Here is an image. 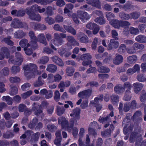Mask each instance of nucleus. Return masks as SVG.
I'll return each instance as SVG.
<instances>
[{
	"instance_id": "f257e3e1",
	"label": "nucleus",
	"mask_w": 146,
	"mask_h": 146,
	"mask_svg": "<svg viewBox=\"0 0 146 146\" xmlns=\"http://www.w3.org/2000/svg\"><path fill=\"white\" fill-rule=\"evenodd\" d=\"M24 75L28 79H30L36 75H40V72L37 70V66L35 64L30 63L23 67Z\"/></svg>"
},
{
	"instance_id": "f03ea898",
	"label": "nucleus",
	"mask_w": 146,
	"mask_h": 146,
	"mask_svg": "<svg viewBox=\"0 0 146 146\" xmlns=\"http://www.w3.org/2000/svg\"><path fill=\"white\" fill-rule=\"evenodd\" d=\"M39 8H40V7L37 5H34L31 7L26 8V13L30 19L38 21H40L41 16L38 14L36 15L35 14L36 12H38Z\"/></svg>"
},
{
	"instance_id": "7ed1b4c3",
	"label": "nucleus",
	"mask_w": 146,
	"mask_h": 146,
	"mask_svg": "<svg viewBox=\"0 0 146 146\" xmlns=\"http://www.w3.org/2000/svg\"><path fill=\"white\" fill-rule=\"evenodd\" d=\"M36 116H38L42 112V110L41 105H39L36 103L34 102L32 105V110L29 109L27 107L24 111V113L26 115H30L32 111Z\"/></svg>"
},
{
	"instance_id": "20e7f679",
	"label": "nucleus",
	"mask_w": 146,
	"mask_h": 146,
	"mask_svg": "<svg viewBox=\"0 0 146 146\" xmlns=\"http://www.w3.org/2000/svg\"><path fill=\"white\" fill-rule=\"evenodd\" d=\"M66 35L64 33L58 34L55 33L54 34V39L51 40V43H52L55 46H58L62 44L63 42L62 38L66 37Z\"/></svg>"
},
{
	"instance_id": "39448f33",
	"label": "nucleus",
	"mask_w": 146,
	"mask_h": 146,
	"mask_svg": "<svg viewBox=\"0 0 146 146\" xmlns=\"http://www.w3.org/2000/svg\"><path fill=\"white\" fill-rule=\"evenodd\" d=\"M11 27L15 28H25L27 29L28 26L27 23H23L20 20L18 19H14L11 24Z\"/></svg>"
},
{
	"instance_id": "423d86ee",
	"label": "nucleus",
	"mask_w": 146,
	"mask_h": 146,
	"mask_svg": "<svg viewBox=\"0 0 146 146\" xmlns=\"http://www.w3.org/2000/svg\"><path fill=\"white\" fill-rule=\"evenodd\" d=\"M92 92V89H88L80 92L78 94V97L83 100L88 99L91 95Z\"/></svg>"
},
{
	"instance_id": "0eeeda50",
	"label": "nucleus",
	"mask_w": 146,
	"mask_h": 146,
	"mask_svg": "<svg viewBox=\"0 0 146 146\" xmlns=\"http://www.w3.org/2000/svg\"><path fill=\"white\" fill-rule=\"evenodd\" d=\"M9 60L11 62L14 64L20 65L21 64L23 60V56L19 52L15 53V58H11Z\"/></svg>"
},
{
	"instance_id": "6e6552de",
	"label": "nucleus",
	"mask_w": 146,
	"mask_h": 146,
	"mask_svg": "<svg viewBox=\"0 0 146 146\" xmlns=\"http://www.w3.org/2000/svg\"><path fill=\"white\" fill-rule=\"evenodd\" d=\"M29 35L31 38L30 43L32 45V47L34 49L38 47L37 44L38 39L35 36L34 32L32 31H30L29 33Z\"/></svg>"
},
{
	"instance_id": "1a4fd4ad",
	"label": "nucleus",
	"mask_w": 146,
	"mask_h": 146,
	"mask_svg": "<svg viewBox=\"0 0 146 146\" xmlns=\"http://www.w3.org/2000/svg\"><path fill=\"white\" fill-rule=\"evenodd\" d=\"M58 122L61 125L62 129H66L68 127V121L64 117H61L58 118Z\"/></svg>"
},
{
	"instance_id": "9d476101",
	"label": "nucleus",
	"mask_w": 146,
	"mask_h": 146,
	"mask_svg": "<svg viewBox=\"0 0 146 146\" xmlns=\"http://www.w3.org/2000/svg\"><path fill=\"white\" fill-rule=\"evenodd\" d=\"M114 127L113 124L110 125L109 129L101 132V134L103 137L107 138L110 136L111 132L113 131Z\"/></svg>"
},
{
	"instance_id": "9b49d317",
	"label": "nucleus",
	"mask_w": 146,
	"mask_h": 146,
	"mask_svg": "<svg viewBox=\"0 0 146 146\" xmlns=\"http://www.w3.org/2000/svg\"><path fill=\"white\" fill-rule=\"evenodd\" d=\"M77 14L78 17L82 21L87 20L90 18V17L88 13L85 12L78 11H77Z\"/></svg>"
},
{
	"instance_id": "f8f14e48",
	"label": "nucleus",
	"mask_w": 146,
	"mask_h": 146,
	"mask_svg": "<svg viewBox=\"0 0 146 146\" xmlns=\"http://www.w3.org/2000/svg\"><path fill=\"white\" fill-rule=\"evenodd\" d=\"M10 55L8 48L6 47H3L1 48V52H0V60L3 59L5 57L8 58Z\"/></svg>"
},
{
	"instance_id": "ddd939ff",
	"label": "nucleus",
	"mask_w": 146,
	"mask_h": 146,
	"mask_svg": "<svg viewBox=\"0 0 146 146\" xmlns=\"http://www.w3.org/2000/svg\"><path fill=\"white\" fill-rule=\"evenodd\" d=\"M116 39H111L108 45V49L109 50H112L113 48L116 49L119 45V42Z\"/></svg>"
},
{
	"instance_id": "4468645a",
	"label": "nucleus",
	"mask_w": 146,
	"mask_h": 146,
	"mask_svg": "<svg viewBox=\"0 0 146 146\" xmlns=\"http://www.w3.org/2000/svg\"><path fill=\"white\" fill-rule=\"evenodd\" d=\"M134 92L136 94L138 93L143 86V84L139 82H136L133 84Z\"/></svg>"
},
{
	"instance_id": "2eb2a0df",
	"label": "nucleus",
	"mask_w": 146,
	"mask_h": 146,
	"mask_svg": "<svg viewBox=\"0 0 146 146\" xmlns=\"http://www.w3.org/2000/svg\"><path fill=\"white\" fill-rule=\"evenodd\" d=\"M11 36H8L7 37H5L1 39V41L3 43H5L8 45L12 46L14 45V42L11 40Z\"/></svg>"
},
{
	"instance_id": "dca6fc26",
	"label": "nucleus",
	"mask_w": 146,
	"mask_h": 146,
	"mask_svg": "<svg viewBox=\"0 0 146 146\" xmlns=\"http://www.w3.org/2000/svg\"><path fill=\"white\" fill-rule=\"evenodd\" d=\"M25 35V33L21 30H18L14 33V36L17 38H21Z\"/></svg>"
},
{
	"instance_id": "f3484780",
	"label": "nucleus",
	"mask_w": 146,
	"mask_h": 146,
	"mask_svg": "<svg viewBox=\"0 0 146 146\" xmlns=\"http://www.w3.org/2000/svg\"><path fill=\"white\" fill-rule=\"evenodd\" d=\"M66 37L67 40L68 41V42L72 44L73 46H79V43L76 40L73 36H68Z\"/></svg>"
},
{
	"instance_id": "a211bd4d",
	"label": "nucleus",
	"mask_w": 146,
	"mask_h": 146,
	"mask_svg": "<svg viewBox=\"0 0 146 146\" xmlns=\"http://www.w3.org/2000/svg\"><path fill=\"white\" fill-rule=\"evenodd\" d=\"M19 44L20 46L24 48V50H25L26 48H28L30 44L28 43V40L26 39H23L21 40L19 42Z\"/></svg>"
},
{
	"instance_id": "6ab92c4d",
	"label": "nucleus",
	"mask_w": 146,
	"mask_h": 146,
	"mask_svg": "<svg viewBox=\"0 0 146 146\" xmlns=\"http://www.w3.org/2000/svg\"><path fill=\"white\" fill-rule=\"evenodd\" d=\"M53 61L56 64L60 66H63L64 63L62 59L56 56H54L52 57Z\"/></svg>"
},
{
	"instance_id": "aec40b11",
	"label": "nucleus",
	"mask_w": 146,
	"mask_h": 146,
	"mask_svg": "<svg viewBox=\"0 0 146 146\" xmlns=\"http://www.w3.org/2000/svg\"><path fill=\"white\" fill-rule=\"evenodd\" d=\"M88 3L91 5L92 6L100 9L101 8V5L99 0H88Z\"/></svg>"
},
{
	"instance_id": "412c9836",
	"label": "nucleus",
	"mask_w": 146,
	"mask_h": 146,
	"mask_svg": "<svg viewBox=\"0 0 146 146\" xmlns=\"http://www.w3.org/2000/svg\"><path fill=\"white\" fill-rule=\"evenodd\" d=\"M40 133L38 132L32 134L31 136L30 141L32 143L37 142L39 138Z\"/></svg>"
},
{
	"instance_id": "4be33fe9",
	"label": "nucleus",
	"mask_w": 146,
	"mask_h": 146,
	"mask_svg": "<svg viewBox=\"0 0 146 146\" xmlns=\"http://www.w3.org/2000/svg\"><path fill=\"white\" fill-rule=\"evenodd\" d=\"M142 135V133L140 135H139L138 133H136L134 132L132 133L130 137V141L131 143H133L135 140L137 141V139H138L140 138Z\"/></svg>"
},
{
	"instance_id": "5701e85b",
	"label": "nucleus",
	"mask_w": 146,
	"mask_h": 146,
	"mask_svg": "<svg viewBox=\"0 0 146 146\" xmlns=\"http://www.w3.org/2000/svg\"><path fill=\"white\" fill-rule=\"evenodd\" d=\"M38 41L40 43L44 44L45 46L47 44V43L44 35L43 34H40L38 36Z\"/></svg>"
},
{
	"instance_id": "b1692460",
	"label": "nucleus",
	"mask_w": 146,
	"mask_h": 146,
	"mask_svg": "<svg viewBox=\"0 0 146 146\" xmlns=\"http://www.w3.org/2000/svg\"><path fill=\"white\" fill-rule=\"evenodd\" d=\"M135 40L140 43H145L146 42V36L143 35H139L135 37Z\"/></svg>"
},
{
	"instance_id": "393cba45",
	"label": "nucleus",
	"mask_w": 146,
	"mask_h": 146,
	"mask_svg": "<svg viewBox=\"0 0 146 146\" xmlns=\"http://www.w3.org/2000/svg\"><path fill=\"white\" fill-rule=\"evenodd\" d=\"M64 27L67 32L70 33L73 35H75L76 34V31L71 26L64 25Z\"/></svg>"
},
{
	"instance_id": "a878e982",
	"label": "nucleus",
	"mask_w": 146,
	"mask_h": 146,
	"mask_svg": "<svg viewBox=\"0 0 146 146\" xmlns=\"http://www.w3.org/2000/svg\"><path fill=\"white\" fill-rule=\"evenodd\" d=\"M57 69V66L53 64H50L48 65L46 70L51 73H54Z\"/></svg>"
},
{
	"instance_id": "bb28decb",
	"label": "nucleus",
	"mask_w": 146,
	"mask_h": 146,
	"mask_svg": "<svg viewBox=\"0 0 146 146\" xmlns=\"http://www.w3.org/2000/svg\"><path fill=\"white\" fill-rule=\"evenodd\" d=\"M127 59V61L130 64H134L135 63L137 60V56L135 55H133L131 56H128Z\"/></svg>"
},
{
	"instance_id": "cd10ccee",
	"label": "nucleus",
	"mask_w": 146,
	"mask_h": 146,
	"mask_svg": "<svg viewBox=\"0 0 146 146\" xmlns=\"http://www.w3.org/2000/svg\"><path fill=\"white\" fill-rule=\"evenodd\" d=\"M38 121V119L36 117L34 118L31 122L28 125L29 127L31 129H34Z\"/></svg>"
},
{
	"instance_id": "c85d7f7f",
	"label": "nucleus",
	"mask_w": 146,
	"mask_h": 146,
	"mask_svg": "<svg viewBox=\"0 0 146 146\" xmlns=\"http://www.w3.org/2000/svg\"><path fill=\"white\" fill-rule=\"evenodd\" d=\"M46 28V26L43 24L40 23L36 24L34 27L35 30H44Z\"/></svg>"
},
{
	"instance_id": "c756f323",
	"label": "nucleus",
	"mask_w": 146,
	"mask_h": 146,
	"mask_svg": "<svg viewBox=\"0 0 146 146\" xmlns=\"http://www.w3.org/2000/svg\"><path fill=\"white\" fill-rule=\"evenodd\" d=\"M80 109L78 108H76L73 110V116L76 119L79 118L80 113Z\"/></svg>"
},
{
	"instance_id": "7c9ffc66",
	"label": "nucleus",
	"mask_w": 146,
	"mask_h": 146,
	"mask_svg": "<svg viewBox=\"0 0 146 146\" xmlns=\"http://www.w3.org/2000/svg\"><path fill=\"white\" fill-rule=\"evenodd\" d=\"M98 71L100 73H108L110 71V69L108 67L102 66L98 68Z\"/></svg>"
},
{
	"instance_id": "2f4dec72",
	"label": "nucleus",
	"mask_w": 146,
	"mask_h": 146,
	"mask_svg": "<svg viewBox=\"0 0 146 146\" xmlns=\"http://www.w3.org/2000/svg\"><path fill=\"white\" fill-rule=\"evenodd\" d=\"M94 21L96 23L100 25L104 24L106 23L104 19V17L101 16L96 18L94 19Z\"/></svg>"
},
{
	"instance_id": "473e14b6",
	"label": "nucleus",
	"mask_w": 146,
	"mask_h": 146,
	"mask_svg": "<svg viewBox=\"0 0 146 146\" xmlns=\"http://www.w3.org/2000/svg\"><path fill=\"white\" fill-rule=\"evenodd\" d=\"M65 111V109L63 107L57 106V114L58 116H60L63 114Z\"/></svg>"
},
{
	"instance_id": "72a5a7b5",
	"label": "nucleus",
	"mask_w": 146,
	"mask_h": 146,
	"mask_svg": "<svg viewBox=\"0 0 146 146\" xmlns=\"http://www.w3.org/2000/svg\"><path fill=\"white\" fill-rule=\"evenodd\" d=\"M14 136V134L10 131H7L3 134V137L6 139L11 138Z\"/></svg>"
},
{
	"instance_id": "f704fd0d",
	"label": "nucleus",
	"mask_w": 146,
	"mask_h": 146,
	"mask_svg": "<svg viewBox=\"0 0 146 146\" xmlns=\"http://www.w3.org/2000/svg\"><path fill=\"white\" fill-rule=\"evenodd\" d=\"M3 16L0 17V23L1 24L5 23L8 21H11L12 20V18L11 17L8 16L5 18L2 17Z\"/></svg>"
},
{
	"instance_id": "c9c22d12",
	"label": "nucleus",
	"mask_w": 146,
	"mask_h": 146,
	"mask_svg": "<svg viewBox=\"0 0 146 146\" xmlns=\"http://www.w3.org/2000/svg\"><path fill=\"white\" fill-rule=\"evenodd\" d=\"M3 101H5L9 105H11L12 104L13 99L9 96H3Z\"/></svg>"
},
{
	"instance_id": "e433bc0d",
	"label": "nucleus",
	"mask_w": 146,
	"mask_h": 146,
	"mask_svg": "<svg viewBox=\"0 0 146 146\" xmlns=\"http://www.w3.org/2000/svg\"><path fill=\"white\" fill-rule=\"evenodd\" d=\"M110 119L111 118L110 116L109 115H107L104 117H100L98 121L100 122L103 123L106 122L110 121Z\"/></svg>"
},
{
	"instance_id": "4c0bfd02",
	"label": "nucleus",
	"mask_w": 146,
	"mask_h": 146,
	"mask_svg": "<svg viewBox=\"0 0 146 146\" xmlns=\"http://www.w3.org/2000/svg\"><path fill=\"white\" fill-rule=\"evenodd\" d=\"M92 58V56L89 53H86L81 55L80 59L83 60H89Z\"/></svg>"
},
{
	"instance_id": "58836bf2",
	"label": "nucleus",
	"mask_w": 146,
	"mask_h": 146,
	"mask_svg": "<svg viewBox=\"0 0 146 146\" xmlns=\"http://www.w3.org/2000/svg\"><path fill=\"white\" fill-rule=\"evenodd\" d=\"M66 72L68 76H71L74 72V69L72 67H68L66 69Z\"/></svg>"
},
{
	"instance_id": "ea45409f",
	"label": "nucleus",
	"mask_w": 146,
	"mask_h": 146,
	"mask_svg": "<svg viewBox=\"0 0 146 146\" xmlns=\"http://www.w3.org/2000/svg\"><path fill=\"white\" fill-rule=\"evenodd\" d=\"M42 78L41 76L38 77V80L36 81L34 83V86L35 87H39L42 85L44 83L42 80Z\"/></svg>"
},
{
	"instance_id": "a19ab883",
	"label": "nucleus",
	"mask_w": 146,
	"mask_h": 146,
	"mask_svg": "<svg viewBox=\"0 0 146 146\" xmlns=\"http://www.w3.org/2000/svg\"><path fill=\"white\" fill-rule=\"evenodd\" d=\"M110 24L115 28L119 29V20L113 19L110 22Z\"/></svg>"
},
{
	"instance_id": "79ce46f5",
	"label": "nucleus",
	"mask_w": 146,
	"mask_h": 146,
	"mask_svg": "<svg viewBox=\"0 0 146 146\" xmlns=\"http://www.w3.org/2000/svg\"><path fill=\"white\" fill-rule=\"evenodd\" d=\"M18 88L15 86H11L10 91V94L13 96L17 94L18 92Z\"/></svg>"
},
{
	"instance_id": "37998d69",
	"label": "nucleus",
	"mask_w": 146,
	"mask_h": 146,
	"mask_svg": "<svg viewBox=\"0 0 146 146\" xmlns=\"http://www.w3.org/2000/svg\"><path fill=\"white\" fill-rule=\"evenodd\" d=\"M107 19L110 22L115 17V15L113 13L110 12H107L106 13Z\"/></svg>"
},
{
	"instance_id": "c03bdc74",
	"label": "nucleus",
	"mask_w": 146,
	"mask_h": 146,
	"mask_svg": "<svg viewBox=\"0 0 146 146\" xmlns=\"http://www.w3.org/2000/svg\"><path fill=\"white\" fill-rule=\"evenodd\" d=\"M92 103L93 106L96 107V111L98 112H99L102 108V106L100 104L99 102H93Z\"/></svg>"
},
{
	"instance_id": "a18cd8bd",
	"label": "nucleus",
	"mask_w": 146,
	"mask_h": 146,
	"mask_svg": "<svg viewBox=\"0 0 146 146\" xmlns=\"http://www.w3.org/2000/svg\"><path fill=\"white\" fill-rule=\"evenodd\" d=\"M131 95L129 90H126L125 93L124 100L126 101H129L131 98Z\"/></svg>"
},
{
	"instance_id": "49530a36",
	"label": "nucleus",
	"mask_w": 146,
	"mask_h": 146,
	"mask_svg": "<svg viewBox=\"0 0 146 146\" xmlns=\"http://www.w3.org/2000/svg\"><path fill=\"white\" fill-rule=\"evenodd\" d=\"M99 86V83L97 82L92 81L87 83L86 85V87L90 86V87H98Z\"/></svg>"
},
{
	"instance_id": "de8ad7c7",
	"label": "nucleus",
	"mask_w": 146,
	"mask_h": 146,
	"mask_svg": "<svg viewBox=\"0 0 146 146\" xmlns=\"http://www.w3.org/2000/svg\"><path fill=\"white\" fill-rule=\"evenodd\" d=\"M49 61L48 57L46 56H43L39 60V63L45 64L46 63Z\"/></svg>"
},
{
	"instance_id": "09e8293b",
	"label": "nucleus",
	"mask_w": 146,
	"mask_h": 146,
	"mask_svg": "<svg viewBox=\"0 0 146 146\" xmlns=\"http://www.w3.org/2000/svg\"><path fill=\"white\" fill-rule=\"evenodd\" d=\"M26 13V9L25 10L23 9H22L21 10H19L17 12L16 16L17 17H23Z\"/></svg>"
},
{
	"instance_id": "8fccbe9b",
	"label": "nucleus",
	"mask_w": 146,
	"mask_h": 146,
	"mask_svg": "<svg viewBox=\"0 0 146 146\" xmlns=\"http://www.w3.org/2000/svg\"><path fill=\"white\" fill-rule=\"evenodd\" d=\"M20 68L19 66H13L12 67L11 72L13 74H15L19 72L20 71Z\"/></svg>"
},
{
	"instance_id": "3c124183",
	"label": "nucleus",
	"mask_w": 146,
	"mask_h": 146,
	"mask_svg": "<svg viewBox=\"0 0 146 146\" xmlns=\"http://www.w3.org/2000/svg\"><path fill=\"white\" fill-rule=\"evenodd\" d=\"M137 49L134 46V44L132 47L127 49V53L130 54L135 53L136 52Z\"/></svg>"
},
{
	"instance_id": "603ef678",
	"label": "nucleus",
	"mask_w": 146,
	"mask_h": 146,
	"mask_svg": "<svg viewBox=\"0 0 146 146\" xmlns=\"http://www.w3.org/2000/svg\"><path fill=\"white\" fill-rule=\"evenodd\" d=\"M33 92L32 90H30L28 91L25 93H23L22 94V98L24 99H26L28 97L30 96L32 94Z\"/></svg>"
},
{
	"instance_id": "864d4df0",
	"label": "nucleus",
	"mask_w": 146,
	"mask_h": 146,
	"mask_svg": "<svg viewBox=\"0 0 146 146\" xmlns=\"http://www.w3.org/2000/svg\"><path fill=\"white\" fill-rule=\"evenodd\" d=\"M45 20L49 25H51L55 23L54 19L52 17H49L48 16L45 18Z\"/></svg>"
},
{
	"instance_id": "5fc2aeb1",
	"label": "nucleus",
	"mask_w": 146,
	"mask_h": 146,
	"mask_svg": "<svg viewBox=\"0 0 146 146\" xmlns=\"http://www.w3.org/2000/svg\"><path fill=\"white\" fill-rule=\"evenodd\" d=\"M88 100H83L80 105L81 108L82 109L86 108L88 106Z\"/></svg>"
},
{
	"instance_id": "6e6d98bb",
	"label": "nucleus",
	"mask_w": 146,
	"mask_h": 146,
	"mask_svg": "<svg viewBox=\"0 0 146 146\" xmlns=\"http://www.w3.org/2000/svg\"><path fill=\"white\" fill-rule=\"evenodd\" d=\"M130 18L134 19H137L140 15V13L139 12H133L130 14Z\"/></svg>"
},
{
	"instance_id": "4d7b16f0",
	"label": "nucleus",
	"mask_w": 146,
	"mask_h": 146,
	"mask_svg": "<svg viewBox=\"0 0 146 146\" xmlns=\"http://www.w3.org/2000/svg\"><path fill=\"white\" fill-rule=\"evenodd\" d=\"M47 127L48 130L51 132L54 131L56 129V126L54 124L48 125Z\"/></svg>"
},
{
	"instance_id": "13d9d810",
	"label": "nucleus",
	"mask_w": 146,
	"mask_h": 146,
	"mask_svg": "<svg viewBox=\"0 0 146 146\" xmlns=\"http://www.w3.org/2000/svg\"><path fill=\"white\" fill-rule=\"evenodd\" d=\"M10 81L11 83H15L19 82L20 81V78L17 77H11L10 78Z\"/></svg>"
},
{
	"instance_id": "bf43d9fd",
	"label": "nucleus",
	"mask_w": 146,
	"mask_h": 146,
	"mask_svg": "<svg viewBox=\"0 0 146 146\" xmlns=\"http://www.w3.org/2000/svg\"><path fill=\"white\" fill-rule=\"evenodd\" d=\"M137 79L140 82H143L146 80V78L142 74L138 75L137 76Z\"/></svg>"
},
{
	"instance_id": "052dcab7",
	"label": "nucleus",
	"mask_w": 146,
	"mask_h": 146,
	"mask_svg": "<svg viewBox=\"0 0 146 146\" xmlns=\"http://www.w3.org/2000/svg\"><path fill=\"white\" fill-rule=\"evenodd\" d=\"M63 17L60 15H57L54 17V20L57 23H60L63 21Z\"/></svg>"
},
{
	"instance_id": "680f3d73",
	"label": "nucleus",
	"mask_w": 146,
	"mask_h": 146,
	"mask_svg": "<svg viewBox=\"0 0 146 146\" xmlns=\"http://www.w3.org/2000/svg\"><path fill=\"white\" fill-rule=\"evenodd\" d=\"M46 12L48 16H51L53 14L52 7L51 6H49L47 7Z\"/></svg>"
},
{
	"instance_id": "e2e57ef3",
	"label": "nucleus",
	"mask_w": 146,
	"mask_h": 146,
	"mask_svg": "<svg viewBox=\"0 0 146 146\" xmlns=\"http://www.w3.org/2000/svg\"><path fill=\"white\" fill-rule=\"evenodd\" d=\"M53 28L55 31H59L63 32L64 31L63 28L61 27L58 24H56L54 25Z\"/></svg>"
},
{
	"instance_id": "0e129e2a",
	"label": "nucleus",
	"mask_w": 146,
	"mask_h": 146,
	"mask_svg": "<svg viewBox=\"0 0 146 146\" xmlns=\"http://www.w3.org/2000/svg\"><path fill=\"white\" fill-rule=\"evenodd\" d=\"M104 99V96L102 94H100L98 95L97 97H95L94 99V102H99V100L100 102L103 101Z\"/></svg>"
},
{
	"instance_id": "69168bd1",
	"label": "nucleus",
	"mask_w": 146,
	"mask_h": 146,
	"mask_svg": "<svg viewBox=\"0 0 146 146\" xmlns=\"http://www.w3.org/2000/svg\"><path fill=\"white\" fill-rule=\"evenodd\" d=\"M119 100L118 96L112 95L111 97V100L113 104H115Z\"/></svg>"
},
{
	"instance_id": "338daca9",
	"label": "nucleus",
	"mask_w": 146,
	"mask_h": 146,
	"mask_svg": "<svg viewBox=\"0 0 146 146\" xmlns=\"http://www.w3.org/2000/svg\"><path fill=\"white\" fill-rule=\"evenodd\" d=\"M27 108V107L25 104H21L18 106L19 111V112H24Z\"/></svg>"
},
{
	"instance_id": "774afa93",
	"label": "nucleus",
	"mask_w": 146,
	"mask_h": 146,
	"mask_svg": "<svg viewBox=\"0 0 146 146\" xmlns=\"http://www.w3.org/2000/svg\"><path fill=\"white\" fill-rule=\"evenodd\" d=\"M130 32L131 34L136 35L139 33V29L137 28H134L131 27L130 28Z\"/></svg>"
}]
</instances>
